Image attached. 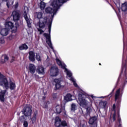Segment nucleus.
<instances>
[{
    "label": "nucleus",
    "mask_w": 127,
    "mask_h": 127,
    "mask_svg": "<svg viewBox=\"0 0 127 127\" xmlns=\"http://www.w3.org/2000/svg\"><path fill=\"white\" fill-rule=\"evenodd\" d=\"M5 28L1 30L0 34L2 36H6L8 34V31L10 29H11V34L9 36V39L11 40L12 38H14L15 36V33L17 31V27L19 26V24L17 23H15V26L10 21H6L5 22Z\"/></svg>",
    "instance_id": "nucleus-1"
},
{
    "label": "nucleus",
    "mask_w": 127,
    "mask_h": 127,
    "mask_svg": "<svg viewBox=\"0 0 127 127\" xmlns=\"http://www.w3.org/2000/svg\"><path fill=\"white\" fill-rule=\"evenodd\" d=\"M86 98H87V96L81 92L78 94V100L79 101L80 106L83 107V108H85L86 110V113H84V112L82 111L83 116L85 119H87L88 118L91 117V112H92V107L87 106L88 105V102L86 100Z\"/></svg>",
    "instance_id": "nucleus-2"
},
{
    "label": "nucleus",
    "mask_w": 127,
    "mask_h": 127,
    "mask_svg": "<svg viewBox=\"0 0 127 127\" xmlns=\"http://www.w3.org/2000/svg\"><path fill=\"white\" fill-rule=\"evenodd\" d=\"M52 26V21L48 23V31L49 34L45 33L43 34V36L46 38V42L49 47L52 50H54V48L52 46V42H51V26Z\"/></svg>",
    "instance_id": "nucleus-3"
},
{
    "label": "nucleus",
    "mask_w": 127,
    "mask_h": 127,
    "mask_svg": "<svg viewBox=\"0 0 127 127\" xmlns=\"http://www.w3.org/2000/svg\"><path fill=\"white\" fill-rule=\"evenodd\" d=\"M0 86L5 88L6 90H8L9 89V82L8 80H7V77L4 76L3 74H1L0 72Z\"/></svg>",
    "instance_id": "nucleus-4"
},
{
    "label": "nucleus",
    "mask_w": 127,
    "mask_h": 127,
    "mask_svg": "<svg viewBox=\"0 0 127 127\" xmlns=\"http://www.w3.org/2000/svg\"><path fill=\"white\" fill-rule=\"evenodd\" d=\"M55 126L56 127H67L68 124L66 121H61L59 117H57L55 119Z\"/></svg>",
    "instance_id": "nucleus-5"
},
{
    "label": "nucleus",
    "mask_w": 127,
    "mask_h": 127,
    "mask_svg": "<svg viewBox=\"0 0 127 127\" xmlns=\"http://www.w3.org/2000/svg\"><path fill=\"white\" fill-rule=\"evenodd\" d=\"M22 113L25 116V117H31L32 114V107L29 105L25 106L23 110Z\"/></svg>",
    "instance_id": "nucleus-6"
},
{
    "label": "nucleus",
    "mask_w": 127,
    "mask_h": 127,
    "mask_svg": "<svg viewBox=\"0 0 127 127\" xmlns=\"http://www.w3.org/2000/svg\"><path fill=\"white\" fill-rule=\"evenodd\" d=\"M54 82L56 83L55 84V89L59 90L61 87H62V85L63 83H64V80L62 78H55L54 80Z\"/></svg>",
    "instance_id": "nucleus-7"
},
{
    "label": "nucleus",
    "mask_w": 127,
    "mask_h": 127,
    "mask_svg": "<svg viewBox=\"0 0 127 127\" xmlns=\"http://www.w3.org/2000/svg\"><path fill=\"white\" fill-rule=\"evenodd\" d=\"M50 74L52 77H56L59 74V69L57 67L51 66Z\"/></svg>",
    "instance_id": "nucleus-8"
},
{
    "label": "nucleus",
    "mask_w": 127,
    "mask_h": 127,
    "mask_svg": "<svg viewBox=\"0 0 127 127\" xmlns=\"http://www.w3.org/2000/svg\"><path fill=\"white\" fill-rule=\"evenodd\" d=\"M11 17H13V21L17 22V21H18L20 18V14L18 11H13Z\"/></svg>",
    "instance_id": "nucleus-9"
},
{
    "label": "nucleus",
    "mask_w": 127,
    "mask_h": 127,
    "mask_svg": "<svg viewBox=\"0 0 127 127\" xmlns=\"http://www.w3.org/2000/svg\"><path fill=\"white\" fill-rule=\"evenodd\" d=\"M89 118H90L88 121V124H89V125H93L94 127H98V123L97 122V117L93 116L92 117H90Z\"/></svg>",
    "instance_id": "nucleus-10"
},
{
    "label": "nucleus",
    "mask_w": 127,
    "mask_h": 127,
    "mask_svg": "<svg viewBox=\"0 0 127 127\" xmlns=\"http://www.w3.org/2000/svg\"><path fill=\"white\" fill-rule=\"evenodd\" d=\"M48 19V18L47 17H44L43 21H39V28H42V29H43V28L45 27V24L47 23Z\"/></svg>",
    "instance_id": "nucleus-11"
},
{
    "label": "nucleus",
    "mask_w": 127,
    "mask_h": 127,
    "mask_svg": "<svg viewBox=\"0 0 127 127\" xmlns=\"http://www.w3.org/2000/svg\"><path fill=\"white\" fill-rule=\"evenodd\" d=\"M23 16L27 22L28 27H29V28H31V23L30 22V20H29V18H28V16H27V13L25 10L24 11Z\"/></svg>",
    "instance_id": "nucleus-12"
},
{
    "label": "nucleus",
    "mask_w": 127,
    "mask_h": 127,
    "mask_svg": "<svg viewBox=\"0 0 127 127\" xmlns=\"http://www.w3.org/2000/svg\"><path fill=\"white\" fill-rule=\"evenodd\" d=\"M29 60L31 62H34L35 61V53L33 51L29 52Z\"/></svg>",
    "instance_id": "nucleus-13"
},
{
    "label": "nucleus",
    "mask_w": 127,
    "mask_h": 127,
    "mask_svg": "<svg viewBox=\"0 0 127 127\" xmlns=\"http://www.w3.org/2000/svg\"><path fill=\"white\" fill-rule=\"evenodd\" d=\"M29 70L30 73L33 75L36 71V67H35V65L34 64H30L29 65Z\"/></svg>",
    "instance_id": "nucleus-14"
},
{
    "label": "nucleus",
    "mask_w": 127,
    "mask_h": 127,
    "mask_svg": "<svg viewBox=\"0 0 127 127\" xmlns=\"http://www.w3.org/2000/svg\"><path fill=\"white\" fill-rule=\"evenodd\" d=\"M5 93H6V90H1L0 88V101L1 102H4V96H5Z\"/></svg>",
    "instance_id": "nucleus-15"
},
{
    "label": "nucleus",
    "mask_w": 127,
    "mask_h": 127,
    "mask_svg": "<svg viewBox=\"0 0 127 127\" xmlns=\"http://www.w3.org/2000/svg\"><path fill=\"white\" fill-rule=\"evenodd\" d=\"M120 8L123 12H127V1L122 3L120 6Z\"/></svg>",
    "instance_id": "nucleus-16"
},
{
    "label": "nucleus",
    "mask_w": 127,
    "mask_h": 127,
    "mask_svg": "<svg viewBox=\"0 0 127 127\" xmlns=\"http://www.w3.org/2000/svg\"><path fill=\"white\" fill-rule=\"evenodd\" d=\"M56 10V8H52L51 7H48L45 8V11L47 13H50V14H52L54 11Z\"/></svg>",
    "instance_id": "nucleus-17"
},
{
    "label": "nucleus",
    "mask_w": 127,
    "mask_h": 127,
    "mask_svg": "<svg viewBox=\"0 0 127 127\" xmlns=\"http://www.w3.org/2000/svg\"><path fill=\"white\" fill-rule=\"evenodd\" d=\"M36 71L40 75H44L45 73L44 67L42 66H38L36 69Z\"/></svg>",
    "instance_id": "nucleus-18"
},
{
    "label": "nucleus",
    "mask_w": 127,
    "mask_h": 127,
    "mask_svg": "<svg viewBox=\"0 0 127 127\" xmlns=\"http://www.w3.org/2000/svg\"><path fill=\"white\" fill-rule=\"evenodd\" d=\"M120 94H121V89L119 88L116 91V92L115 95V102H117V101H118V100H120L121 99V97H120Z\"/></svg>",
    "instance_id": "nucleus-19"
},
{
    "label": "nucleus",
    "mask_w": 127,
    "mask_h": 127,
    "mask_svg": "<svg viewBox=\"0 0 127 127\" xmlns=\"http://www.w3.org/2000/svg\"><path fill=\"white\" fill-rule=\"evenodd\" d=\"M9 88L11 90V91H12V90H15V88H16L15 83L12 82V81H11V80L10 79L9 81Z\"/></svg>",
    "instance_id": "nucleus-20"
},
{
    "label": "nucleus",
    "mask_w": 127,
    "mask_h": 127,
    "mask_svg": "<svg viewBox=\"0 0 127 127\" xmlns=\"http://www.w3.org/2000/svg\"><path fill=\"white\" fill-rule=\"evenodd\" d=\"M107 104H108L107 101H103L100 102L99 106L100 108H101L102 109H106V108H107Z\"/></svg>",
    "instance_id": "nucleus-21"
},
{
    "label": "nucleus",
    "mask_w": 127,
    "mask_h": 127,
    "mask_svg": "<svg viewBox=\"0 0 127 127\" xmlns=\"http://www.w3.org/2000/svg\"><path fill=\"white\" fill-rule=\"evenodd\" d=\"M64 100L66 102H70L72 101V95L71 94L68 93L66 95V96L64 97Z\"/></svg>",
    "instance_id": "nucleus-22"
},
{
    "label": "nucleus",
    "mask_w": 127,
    "mask_h": 127,
    "mask_svg": "<svg viewBox=\"0 0 127 127\" xmlns=\"http://www.w3.org/2000/svg\"><path fill=\"white\" fill-rule=\"evenodd\" d=\"M28 49V46L26 44H22L19 47V50H27Z\"/></svg>",
    "instance_id": "nucleus-23"
},
{
    "label": "nucleus",
    "mask_w": 127,
    "mask_h": 127,
    "mask_svg": "<svg viewBox=\"0 0 127 127\" xmlns=\"http://www.w3.org/2000/svg\"><path fill=\"white\" fill-rule=\"evenodd\" d=\"M56 110L57 114H61L62 113V111L63 110V109L62 108V106L58 105L56 107Z\"/></svg>",
    "instance_id": "nucleus-24"
},
{
    "label": "nucleus",
    "mask_w": 127,
    "mask_h": 127,
    "mask_svg": "<svg viewBox=\"0 0 127 127\" xmlns=\"http://www.w3.org/2000/svg\"><path fill=\"white\" fill-rule=\"evenodd\" d=\"M37 111H35L33 114V117L31 118L32 124H34L36 122V116H37Z\"/></svg>",
    "instance_id": "nucleus-25"
},
{
    "label": "nucleus",
    "mask_w": 127,
    "mask_h": 127,
    "mask_svg": "<svg viewBox=\"0 0 127 127\" xmlns=\"http://www.w3.org/2000/svg\"><path fill=\"white\" fill-rule=\"evenodd\" d=\"M40 7L42 10H43L44 8H45V6H46V4L45 2H43V1H41L39 4Z\"/></svg>",
    "instance_id": "nucleus-26"
},
{
    "label": "nucleus",
    "mask_w": 127,
    "mask_h": 127,
    "mask_svg": "<svg viewBox=\"0 0 127 127\" xmlns=\"http://www.w3.org/2000/svg\"><path fill=\"white\" fill-rule=\"evenodd\" d=\"M25 117L26 116L24 115L20 116L19 118V121L21 123H24V122H26V118H25Z\"/></svg>",
    "instance_id": "nucleus-27"
},
{
    "label": "nucleus",
    "mask_w": 127,
    "mask_h": 127,
    "mask_svg": "<svg viewBox=\"0 0 127 127\" xmlns=\"http://www.w3.org/2000/svg\"><path fill=\"white\" fill-rule=\"evenodd\" d=\"M123 55L125 54V47L126 46V44L125 43V32H124V30H123Z\"/></svg>",
    "instance_id": "nucleus-28"
},
{
    "label": "nucleus",
    "mask_w": 127,
    "mask_h": 127,
    "mask_svg": "<svg viewBox=\"0 0 127 127\" xmlns=\"http://www.w3.org/2000/svg\"><path fill=\"white\" fill-rule=\"evenodd\" d=\"M36 59L38 61H41L42 60V58L40 56L39 53H36Z\"/></svg>",
    "instance_id": "nucleus-29"
},
{
    "label": "nucleus",
    "mask_w": 127,
    "mask_h": 127,
    "mask_svg": "<svg viewBox=\"0 0 127 127\" xmlns=\"http://www.w3.org/2000/svg\"><path fill=\"white\" fill-rule=\"evenodd\" d=\"M49 104H50L49 101H45L42 106L43 109H48V105Z\"/></svg>",
    "instance_id": "nucleus-30"
},
{
    "label": "nucleus",
    "mask_w": 127,
    "mask_h": 127,
    "mask_svg": "<svg viewBox=\"0 0 127 127\" xmlns=\"http://www.w3.org/2000/svg\"><path fill=\"white\" fill-rule=\"evenodd\" d=\"M71 111L72 112H75L76 111V108H77V106L75 103H72L71 105Z\"/></svg>",
    "instance_id": "nucleus-31"
},
{
    "label": "nucleus",
    "mask_w": 127,
    "mask_h": 127,
    "mask_svg": "<svg viewBox=\"0 0 127 127\" xmlns=\"http://www.w3.org/2000/svg\"><path fill=\"white\" fill-rule=\"evenodd\" d=\"M43 14L41 12H39L37 13V18L38 19H41L42 18V16Z\"/></svg>",
    "instance_id": "nucleus-32"
},
{
    "label": "nucleus",
    "mask_w": 127,
    "mask_h": 127,
    "mask_svg": "<svg viewBox=\"0 0 127 127\" xmlns=\"http://www.w3.org/2000/svg\"><path fill=\"white\" fill-rule=\"evenodd\" d=\"M12 4H13V1H10V0L7 1L6 4V5L7 6V7L8 8H9L10 6L11 5H12Z\"/></svg>",
    "instance_id": "nucleus-33"
},
{
    "label": "nucleus",
    "mask_w": 127,
    "mask_h": 127,
    "mask_svg": "<svg viewBox=\"0 0 127 127\" xmlns=\"http://www.w3.org/2000/svg\"><path fill=\"white\" fill-rule=\"evenodd\" d=\"M56 62L57 64L59 65V66H60L61 65H62V62H61V61L59 60V59H56Z\"/></svg>",
    "instance_id": "nucleus-34"
},
{
    "label": "nucleus",
    "mask_w": 127,
    "mask_h": 127,
    "mask_svg": "<svg viewBox=\"0 0 127 127\" xmlns=\"http://www.w3.org/2000/svg\"><path fill=\"white\" fill-rule=\"evenodd\" d=\"M117 102V106H118V107H120V106H121V103L122 102V99H117V100L116 101Z\"/></svg>",
    "instance_id": "nucleus-35"
},
{
    "label": "nucleus",
    "mask_w": 127,
    "mask_h": 127,
    "mask_svg": "<svg viewBox=\"0 0 127 127\" xmlns=\"http://www.w3.org/2000/svg\"><path fill=\"white\" fill-rule=\"evenodd\" d=\"M60 66H61V68H62V69H64L65 71H68V69H67V68H66V65L65 64L63 65L62 64V65H61Z\"/></svg>",
    "instance_id": "nucleus-36"
},
{
    "label": "nucleus",
    "mask_w": 127,
    "mask_h": 127,
    "mask_svg": "<svg viewBox=\"0 0 127 127\" xmlns=\"http://www.w3.org/2000/svg\"><path fill=\"white\" fill-rule=\"evenodd\" d=\"M115 89H116V88H114L113 89L112 91L111 92V93H110L109 95H108V96L110 97V98H111V97H113V94H114V92H115Z\"/></svg>",
    "instance_id": "nucleus-37"
},
{
    "label": "nucleus",
    "mask_w": 127,
    "mask_h": 127,
    "mask_svg": "<svg viewBox=\"0 0 127 127\" xmlns=\"http://www.w3.org/2000/svg\"><path fill=\"white\" fill-rule=\"evenodd\" d=\"M23 127H28V122H27V121H25L24 122H23Z\"/></svg>",
    "instance_id": "nucleus-38"
},
{
    "label": "nucleus",
    "mask_w": 127,
    "mask_h": 127,
    "mask_svg": "<svg viewBox=\"0 0 127 127\" xmlns=\"http://www.w3.org/2000/svg\"><path fill=\"white\" fill-rule=\"evenodd\" d=\"M37 30L38 31L40 32V34H42V33H43V32H44V31H43L41 28H37Z\"/></svg>",
    "instance_id": "nucleus-39"
},
{
    "label": "nucleus",
    "mask_w": 127,
    "mask_h": 127,
    "mask_svg": "<svg viewBox=\"0 0 127 127\" xmlns=\"http://www.w3.org/2000/svg\"><path fill=\"white\" fill-rule=\"evenodd\" d=\"M0 43H1V44L4 43V38H3V37L0 38Z\"/></svg>",
    "instance_id": "nucleus-40"
},
{
    "label": "nucleus",
    "mask_w": 127,
    "mask_h": 127,
    "mask_svg": "<svg viewBox=\"0 0 127 127\" xmlns=\"http://www.w3.org/2000/svg\"><path fill=\"white\" fill-rule=\"evenodd\" d=\"M8 59H9V58H8L7 56L5 55L4 57V60L6 62L8 61Z\"/></svg>",
    "instance_id": "nucleus-41"
},
{
    "label": "nucleus",
    "mask_w": 127,
    "mask_h": 127,
    "mask_svg": "<svg viewBox=\"0 0 127 127\" xmlns=\"http://www.w3.org/2000/svg\"><path fill=\"white\" fill-rule=\"evenodd\" d=\"M67 75L69 78L72 77V73L68 71L67 72Z\"/></svg>",
    "instance_id": "nucleus-42"
},
{
    "label": "nucleus",
    "mask_w": 127,
    "mask_h": 127,
    "mask_svg": "<svg viewBox=\"0 0 127 127\" xmlns=\"http://www.w3.org/2000/svg\"><path fill=\"white\" fill-rule=\"evenodd\" d=\"M113 121L115 122L116 121V113H114L113 115Z\"/></svg>",
    "instance_id": "nucleus-43"
},
{
    "label": "nucleus",
    "mask_w": 127,
    "mask_h": 127,
    "mask_svg": "<svg viewBox=\"0 0 127 127\" xmlns=\"http://www.w3.org/2000/svg\"><path fill=\"white\" fill-rule=\"evenodd\" d=\"M5 61L3 59H2L0 61V64H4V63H5Z\"/></svg>",
    "instance_id": "nucleus-44"
},
{
    "label": "nucleus",
    "mask_w": 127,
    "mask_h": 127,
    "mask_svg": "<svg viewBox=\"0 0 127 127\" xmlns=\"http://www.w3.org/2000/svg\"><path fill=\"white\" fill-rule=\"evenodd\" d=\"M118 122H119V125H122V119L121 118H119L118 119Z\"/></svg>",
    "instance_id": "nucleus-45"
},
{
    "label": "nucleus",
    "mask_w": 127,
    "mask_h": 127,
    "mask_svg": "<svg viewBox=\"0 0 127 127\" xmlns=\"http://www.w3.org/2000/svg\"><path fill=\"white\" fill-rule=\"evenodd\" d=\"M14 7H15V8H17L18 7V2H17V3L15 4Z\"/></svg>",
    "instance_id": "nucleus-46"
},
{
    "label": "nucleus",
    "mask_w": 127,
    "mask_h": 127,
    "mask_svg": "<svg viewBox=\"0 0 127 127\" xmlns=\"http://www.w3.org/2000/svg\"><path fill=\"white\" fill-rule=\"evenodd\" d=\"M113 110H116V104H114L112 107Z\"/></svg>",
    "instance_id": "nucleus-47"
},
{
    "label": "nucleus",
    "mask_w": 127,
    "mask_h": 127,
    "mask_svg": "<svg viewBox=\"0 0 127 127\" xmlns=\"http://www.w3.org/2000/svg\"><path fill=\"white\" fill-rule=\"evenodd\" d=\"M73 85H74V87H78V84H77V83H76V81H74L73 82Z\"/></svg>",
    "instance_id": "nucleus-48"
},
{
    "label": "nucleus",
    "mask_w": 127,
    "mask_h": 127,
    "mask_svg": "<svg viewBox=\"0 0 127 127\" xmlns=\"http://www.w3.org/2000/svg\"><path fill=\"white\" fill-rule=\"evenodd\" d=\"M70 80L73 82V83H74L75 81V80H74V78H73V77H71L70 78Z\"/></svg>",
    "instance_id": "nucleus-49"
},
{
    "label": "nucleus",
    "mask_w": 127,
    "mask_h": 127,
    "mask_svg": "<svg viewBox=\"0 0 127 127\" xmlns=\"http://www.w3.org/2000/svg\"><path fill=\"white\" fill-rule=\"evenodd\" d=\"M118 119L119 120V119H121V116L120 115V114H118Z\"/></svg>",
    "instance_id": "nucleus-50"
},
{
    "label": "nucleus",
    "mask_w": 127,
    "mask_h": 127,
    "mask_svg": "<svg viewBox=\"0 0 127 127\" xmlns=\"http://www.w3.org/2000/svg\"><path fill=\"white\" fill-rule=\"evenodd\" d=\"M24 8L25 9L26 8V9H27V11H28V7H27V6H25Z\"/></svg>",
    "instance_id": "nucleus-51"
},
{
    "label": "nucleus",
    "mask_w": 127,
    "mask_h": 127,
    "mask_svg": "<svg viewBox=\"0 0 127 127\" xmlns=\"http://www.w3.org/2000/svg\"><path fill=\"white\" fill-rule=\"evenodd\" d=\"M106 1L109 3V4H111V3H110V2H109L108 0H107Z\"/></svg>",
    "instance_id": "nucleus-52"
},
{
    "label": "nucleus",
    "mask_w": 127,
    "mask_h": 127,
    "mask_svg": "<svg viewBox=\"0 0 127 127\" xmlns=\"http://www.w3.org/2000/svg\"><path fill=\"white\" fill-rule=\"evenodd\" d=\"M46 97L45 96L43 97V100H45Z\"/></svg>",
    "instance_id": "nucleus-53"
},
{
    "label": "nucleus",
    "mask_w": 127,
    "mask_h": 127,
    "mask_svg": "<svg viewBox=\"0 0 127 127\" xmlns=\"http://www.w3.org/2000/svg\"><path fill=\"white\" fill-rule=\"evenodd\" d=\"M2 0V1H7V0Z\"/></svg>",
    "instance_id": "nucleus-54"
},
{
    "label": "nucleus",
    "mask_w": 127,
    "mask_h": 127,
    "mask_svg": "<svg viewBox=\"0 0 127 127\" xmlns=\"http://www.w3.org/2000/svg\"><path fill=\"white\" fill-rule=\"evenodd\" d=\"M91 98L93 99L94 98V96L91 95Z\"/></svg>",
    "instance_id": "nucleus-55"
},
{
    "label": "nucleus",
    "mask_w": 127,
    "mask_h": 127,
    "mask_svg": "<svg viewBox=\"0 0 127 127\" xmlns=\"http://www.w3.org/2000/svg\"><path fill=\"white\" fill-rule=\"evenodd\" d=\"M99 65H100L101 66V65H102V64H101V63H99Z\"/></svg>",
    "instance_id": "nucleus-56"
},
{
    "label": "nucleus",
    "mask_w": 127,
    "mask_h": 127,
    "mask_svg": "<svg viewBox=\"0 0 127 127\" xmlns=\"http://www.w3.org/2000/svg\"><path fill=\"white\" fill-rule=\"evenodd\" d=\"M41 1H44L45 0H40Z\"/></svg>",
    "instance_id": "nucleus-57"
},
{
    "label": "nucleus",
    "mask_w": 127,
    "mask_h": 127,
    "mask_svg": "<svg viewBox=\"0 0 127 127\" xmlns=\"http://www.w3.org/2000/svg\"><path fill=\"white\" fill-rule=\"evenodd\" d=\"M110 5H111V6H112V7H113V5H112L111 4H110Z\"/></svg>",
    "instance_id": "nucleus-58"
},
{
    "label": "nucleus",
    "mask_w": 127,
    "mask_h": 127,
    "mask_svg": "<svg viewBox=\"0 0 127 127\" xmlns=\"http://www.w3.org/2000/svg\"><path fill=\"white\" fill-rule=\"evenodd\" d=\"M110 5H111V6H112V7H113V5H112L111 4H110Z\"/></svg>",
    "instance_id": "nucleus-59"
},
{
    "label": "nucleus",
    "mask_w": 127,
    "mask_h": 127,
    "mask_svg": "<svg viewBox=\"0 0 127 127\" xmlns=\"http://www.w3.org/2000/svg\"><path fill=\"white\" fill-rule=\"evenodd\" d=\"M115 3V4H116L117 5V4L116 3Z\"/></svg>",
    "instance_id": "nucleus-60"
}]
</instances>
